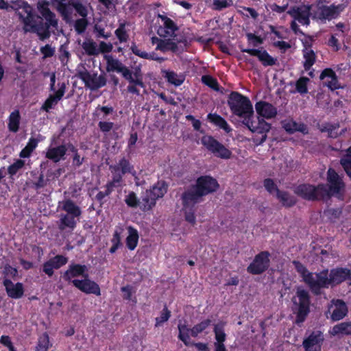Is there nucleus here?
Segmentation results:
<instances>
[{"label":"nucleus","mask_w":351,"mask_h":351,"mask_svg":"<svg viewBox=\"0 0 351 351\" xmlns=\"http://www.w3.org/2000/svg\"><path fill=\"white\" fill-rule=\"evenodd\" d=\"M38 141L35 138H31L27 145L20 153V156L21 158H27L30 156L31 153L34 150V149L37 147Z\"/></svg>","instance_id":"44"},{"label":"nucleus","mask_w":351,"mask_h":351,"mask_svg":"<svg viewBox=\"0 0 351 351\" xmlns=\"http://www.w3.org/2000/svg\"><path fill=\"white\" fill-rule=\"evenodd\" d=\"M293 264L303 281L315 294H319L322 288L332 287L341 283L350 275V270L346 268H335L331 269L330 272L325 270L319 273H312L298 261H293Z\"/></svg>","instance_id":"1"},{"label":"nucleus","mask_w":351,"mask_h":351,"mask_svg":"<svg viewBox=\"0 0 351 351\" xmlns=\"http://www.w3.org/2000/svg\"><path fill=\"white\" fill-rule=\"evenodd\" d=\"M219 185L211 176H204L197 178L196 184L182 195L185 206L195 205L201 200L202 196L216 191Z\"/></svg>","instance_id":"4"},{"label":"nucleus","mask_w":351,"mask_h":351,"mask_svg":"<svg viewBox=\"0 0 351 351\" xmlns=\"http://www.w3.org/2000/svg\"><path fill=\"white\" fill-rule=\"evenodd\" d=\"M113 112L112 107L102 106L97 107L95 110V115L99 117L101 119H106L107 116Z\"/></svg>","instance_id":"51"},{"label":"nucleus","mask_w":351,"mask_h":351,"mask_svg":"<svg viewBox=\"0 0 351 351\" xmlns=\"http://www.w3.org/2000/svg\"><path fill=\"white\" fill-rule=\"evenodd\" d=\"M264 186L266 190L272 195H276L279 190L277 189L276 184L271 179H266L264 181Z\"/></svg>","instance_id":"53"},{"label":"nucleus","mask_w":351,"mask_h":351,"mask_svg":"<svg viewBox=\"0 0 351 351\" xmlns=\"http://www.w3.org/2000/svg\"><path fill=\"white\" fill-rule=\"evenodd\" d=\"M49 3L47 0H38L36 4V8L38 11L42 15V16L46 21V23H44L41 17L38 15H36L38 19L36 20V23L40 27L42 26L43 32H47L48 36L47 39L50 37V31L49 29L53 27L57 29L58 27V20L56 17L54 13H53L49 8Z\"/></svg>","instance_id":"8"},{"label":"nucleus","mask_w":351,"mask_h":351,"mask_svg":"<svg viewBox=\"0 0 351 351\" xmlns=\"http://www.w3.org/2000/svg\"><path fill=\"white\" fill-rule=\"evenodd\" d=\"M66 150V146L63 145L58 147H49L46 152L45 156L54 162H58L64 159Z\"/></svg>","instance_id":"31"},{"label":"nucleus","mask_w":351,"mask_h":351,"mask_svg":"<svg viewBox=\"0 0 351 351\" xmlns=\"http://www.w3.org/2000/svg\"><path fill=\"white\" fill-rule=\"evenodd\" d=\"M341 164L348 176L351 178V146L347 149L346 154L341 159Z\"/></svg>","instance_id":"46"},{"label":"nucleus","mask_w":351,"mask_h":351,"mask_svg":"<svg viewBox=\"0 0 351 351\" xmlns=\"http://www.w3.org/2000/svg\"><path fill=\"white\" fill-rule=\"evenodd\" d=\"M86 25H87V23H86V21L85 19H78L76 21L75 24V30L79 34H81L85 30V29L86 27Z\"/></svg>","instance_id":"63"},{"label":"nucleus","mask_w":351,"mask_h":351,"mask_svg":"<svg viewBox=\"0 0 351 351\" xmlns=\"http://www.w3.org/2000/svg\"><path fill=\"white\" fill-rule=\"evenodd\" d=\"M348 310L346 303L341 300H332L328 305L326 313L330 314L333 322L342 319L348 314Z\"/></svg>","instance_id":"19"},{"label":"nucleus","mask_w":351,"mask_h":351,"mask_svg":"<svg viewBox=\"0 0 351 351\" xmlns=\"http://www.w3.org/2000/svg\"><path fill=\"white\" fill-rule=\"evenodd\" d=\"M167 186L163 181H159L150 189L147 190L142 196L141 208L143 211L152 209L158 199L161 198L167 193Z\"/></svg>","instance_id":"9"},{"label":"nucleus","mask_w":351,"mask_h":351,"mask_svg":"<svg viewBox=\"0 0 351 351\" xmlns=\"http://www.w3.org/2000/svg\"><path fill=\"white\" fill-rule=\"evenodd\" d=\"M207 119L210 123L223 130L226 132L229 133L231 132L232 129L227 121L219 114L216 113H209L207 115Z\"/></svg>","instance_id":"34"},{"label":"nucleus","mask_w":351,"mask_h":351,"mask_svg":"<svg viewBox=\"0 0 351 351\" xmlns=\"http://www.w3.org/2000/svg\"><path fill=\"white\" fill-rule=\"evenodd\" d=\"M75 10L79 13V14L83 17H85L88 14V10L86 6L82 5L80 3H73V9Z\"/></svg>","instance_id":"59"},{"label":"nucleus","mask_w":351,"mask_h":351,"mask_svg":"<svg viewBox=\"0 0 351 351\" xmlns=\"http://www.w3.org/2000/svg\"><path fill=\"white\" fill-rule=\"evenodd\" d=\"M67 261V258L62 255H57L44 263L43 271L49 276H51L53 274V269H59L64 265Z\"/></svg>","instance_id":"25"},{"label":"nucleus","mask_w":351,"mask_h":351,"mask_svg":"<svg viewBox=\"0 0 351 351\" xmlns=\"http://www.w3.org/2000/svg\"><path fill=\"white\" fill-rule=\"evenodd\" d=\"M256 112L261 117L265 119H271L277 114L276 108L266 101H258L255 105Z\"/></svg>","instance_id":"27"},{"label":"nucleus","mask_w":351,"mask_h":351,"mask_svg":"<svg viewBox=\"0 0 351 351\" xmlns=\"http://www.w3.org/2000/svg\"><path fill=\"white\" fill-rule=\"evenodd\" d=\"M323 341V334L320 331H315L303 341L302 345L305 351H320Z\"/></svg>","instance_id":"21"},{"label":"nucleus","mask_w":351,"mask_h":351,"mask_svg":"<svg viewBox=\"0 0 351 351\" xmlns=\"http://www.w3.org/2000/svg\"><path fill=\"white\" fill-rule=\"evenodd\" d=\"M0 343L6 346L9 349L10 351H15L16 350L12 345L10 338L7 335H2L1 337Z\"/></svg>","instance_id":"60"},{"label":"nucleus","mask_w":351,"mask_h":351,"mask_svg":"<svg viewBox=\"0 0 351 351\" xmlns=\"http://www.w3.org/2000/svg\"><path fill=\"white\" fill-rule=\"evenodd\" d=\"M115 34L120 42H125L128 39V34L125 29V25L121 24L119 28L115 31Z\"/></svg>","instance_id":"55"},{"label":"nucleus","mask_w":351,"mask_h":351,"mask_svg":"<svg viewBox=\"0 0 351 351\" xmlns=\"http://www.w3.org/2000/svg\"><path fill=\"white\" fill-rule=\"evenodd\" d=\"M311 9V6L309 5H300L291 8L288 11V14L293 19L291 28L295 34L302 33L296 21L302 25H309Z\"/></svg>","instance_id":"10"},{"label":"nucleus","mask_w":351,"mask_h":351,"mask_svg":"<svg viewBox=\"0 0 351 351\" xmlns=\"http://www.w3.org/2000/svg\"><path fill=\"white\" fill-rule=\"evenodd\" d=\"M163 77L167 82L176 86H180L184 81V76L182 74H178L174 71L169 70L162 71Z\"/></svg>","instance_id":"36"},{"label":"nucleus","mask_w":351,"mask_h":351,"mask_svg":"<svg viewBox=\"0 0 351 351\" xmlns=\"http://www.w3.org/2000/svg\"><path fill=\"white\" fill-rule=\"evenodd\" d=\"M23 165L24 161L21 160H17L8 167V173L12 176L14 175L20 169L23 167Z\"/></svg>","instance_id":"56"},{"label":"nucleus","mask_w":351,"mask_h":351,"mask_svg":"<svg viewBox=\"0 0 351 351\" xmlns=\"http://www.w3.org/2000/svg\"><path fill=\"white\" fill-rule=\"evenodd\" d=\"M202 82L205 84H206L208 86H210V88H212L213 89H215V90L217 89L218 84H217V81L215 79H213V77H211L210 76H203Z\"/></svg>","instance_id":"62"},{"label":"nucleus","mask_w":351,"mask_h":351,"mask_svg":"<svg viewBox=\"0 0 351 351\" xmlns=\"http://www.w3.org/2000/svg\"><path fill=\"white\" fill-rule=\"evenodd\" d=\"M171 317V312L167 309L165 306L162 311L160 315L155 319L156 327H159L162 326L165 322H167Z\"/></svg>","instance_id":"49"},{"label":"nucleus","mask_w":351,"mask_h":351,"mask_svg":"<svg viewBox=\"0 0 351 351\" xmlns=\"http://www.w3.org/2000/svg\"><path fill=\"white\" fill-rule=\"evenodd\" d=\"M113 46L110 43H105L101 41L99 43L98 49L100 53H109L112 50Z\"/></svg>","instance_id":"61"},{"label":"nucleus","mask_w":351,"mask_h":351,"mask_svg":"<svg viewBox=\"0 0 351 351\" xmlns=\"http://www.w3.org/2000/svg\"><path fill=\"white\" fill-rule=\"evenodd\" d=\"M110 170L112 174V180L106 184V195H109L114 188L120 186L122 182L123 175L130 173L136 179V172L134 169V167L130 164L129 160L125 158L119 160L117 164L110 165Z\"/></svg>","instance_id":"7"},{"label":"nucleus","mask_w":351,"mask_h":351,"mask_svg":"<svg viewBox=\"0 0 351 351\" xmlns=\"http://www.w3.org/2000/svg\"><path fill=\"white\" fill-rule=\"evenodd\" d=\"M320 79L324 80V84L331 90L339 87L336 74L331 69H324L320 75Z\"/></svg>","instance_id":"30"},{"label":"nucleus","mask_w":351,"mask_h":351,"mask_svg":"<svg viewBox=\"0 0 351 351\" xmlns=\"http://www.w3.org/2000/svg\"><path fill=\"white\" fill-rule=\"evenodd\" d=\"M82 47L88 56H97L99 54L97 44L91 39H86L82 43Z\"/></svg>","instance_id":"39"},{"label":"nucleus","mask_w":351,"mask_h":351,"mask_svg":"<svg viewBox=\"0 0 351 351\" xmlns=\"http://www.w3.org/2000/svg\"><path fill=\"white\" fill-rule=\"evenodd\" d=\"M20 119V112L18 110H16L11 112L8 118V124L10 131L16 132L19 130Z\"/></svg>","instance_id":"40"},{"label":"nucleus","mask_w":351,"mask_h":351,"mask_svg":"<svg viewBox=\"0 0 351 351\" xmlns=\"http://www.w3.org/2000/svg\"><path fill=\"white\" fill-rule=\"evenodd\" d=\"M283 128L289 133L301 132L303 134L308 132L306 126L303 123H298L293 120H286L282 122Z\"/></svg>","instance_id":"35"},{"label":"nucleus","mask_w":351,"mask_h":351,"mask_svg":"<svg viewBox=\"0 0 351 351\" xmlns=\"http://www.w3.org/2000/svg\"><path fill=\"white\" fill-rule=\"evenodd\" d=\"M214 332L215 336V342L224 343L226 335L224 332L223 326H215Z\"/></svg>","instance_id":"50"},{"label":"nucleus","mask_w":351,"mask_h":351,"mask_svg":"<svg viewBox=\"0 0 351 351\" xmlns=\"http://www.w3.org/2000/svg\"><path fill=\"white\" fill-rule=\"evenodd\" d=\"M128 235L126 238V245L130 250H134L137 246L138 242V232L136 229L132 226L128 227Z\"/></svg>","instance_id":"38"},{"label":"nucleus","mask_w":351,"mask_h":351,"mask_svg":"<svg viewBox=\"0 0 351 351\" xmlns=\"http://www.w3.org/2000/svg\"><path fill=\"white\" fill-rule=\"evenodd\" d=\"M77 76L84 82L86 87L91 90L98 89L106 84L104 76L97 73H90L84 67L77 69Z\"/></svg>","instance_id":"14"},{"label":"nucleus","mask_w":351,"mask_h":351,"mask_svg":"<svg viewBox=\"0 0 351 351\" xmlns=\"http://www.w3.org/2000/svg\"><path fill=\"white\" fill-rule=\"evenodd\" d=\"M276 196L285 206H291L295 203V199L285 192H277Z\"/></svg>","instance_id":"47"},{"label":"nucleus","mask_w":351,"mask_h":351,"mask_svg":"<svg viewBox=\"0 0 351 351\" xmlns=\"http://www.w3.org/2000/svg\"><path fill=\"white\" fill-rule=\"evenodd\" d=\"M309 82V79L305 77H301L296 82L295 87L296 90L300 94H305L308 92L307 84Z\"/></svg>","instance_id":"48"},{"label":"nucleus","mask_w":351,"mask_h":351,"mask_svg":"<svg viewBox=\"0 0 351 351\" xmlns=\"http://www.w3.org/2000/svg\"><path fill=\"white\" fill-rule=\"evenodd\" d=\"M242 52L247 53L252 56H256L264 66H272L276 63V60L269 55L265 50L256 49H245L241 47Z\"/></svg>","instance_id":"26"},{"label":"nucleus","mask_w":351,"mask_h":351,"mask_svg":"<svg viewBox=\"0 0 351 351\" xmlns=\"http://www.w3.org/2000/svg\"><path fill=\"white\" fill-rule=\"evenodd\" d=\"M3 285L9 297L18 299L23 296L24 290L22 283L14 284L11 280L5 279L3 281Z\"/></svg>","instance_id":"28"},{"label":"nucleus","mask_w":351,"mask_h":351,"mask_svg":"<svg viewBox=\"0 0 351 351\" xmlns=\"http://www.w3.org/2000/svg\"><path fill=\"white\" fill-rule=\"evenodd\" d=\"M249 45L252 47H257L263 43V39L252 33L246 34Z\"/></svg>","instance_id":"52"},{"label":"nucleus","mask_w":351,"mask_h":351,"mask_svg":"<svg viewBox=\"0 0 351 351\" xmlns=\"http://www.w3.org/2000/svg\"><path fill=\"white\" fill-rule=\"evenodd\" d=\"M104 58L106 60V70L108 72L122 73L126 68L119 60L114 58L112 56L105 55Z\"/></svg>","instance_id":"33"},{"label":"nucleus","mask_w":351,"mask_h":351,"mask_svg":"<svg viewBox=\"0 0 351 351\" xmlns=\"http://www.w3.org/2000/svg\"><path fill=\"white\" fill-rule=\"evenodd\" d=\"M253 119L254 117H250V119H246L244 124L252 132L262 134L263 136L261 138V143H263L267 138L266 134L270 130L271 125L263 119L257 118L256 121Z\"/></svg>","instance_id":"16"},{"label":"nucleus","mask_w":351,"mask_h":351,"mask_svg":"<svg viewBox=\"0 0 351 351\" xmlns=\"http://www.w3.org/2000/svg\"><path fill=\"white\" fill-rule=\"evenodd\" d=\"M51 346L49 335L47 333H43L38 339L36 351H48Z\"/></svg>","instance_id":"42"},{"label":"nucleus","mask_w":351,"mask_h":351,"mask_svg":"<svg viewBox=\"0 0 351 351\" xmlns=\"http://www.w3.org/2000/svg\"><path fill=\"white\" fill-rule=\"evenodd\" d=\"M303 43L304 45V49H303V65L305 70L308 71L316 61V55L313 50L310 47L309 43L307 40H305Z\"/></svg>","instance_id":"32"},{"label":"nucleus","mask_w":351,"mask_h":351,"mask_svg":"<svg viewBox=\"0 0 351 351\" xmlns=\"http://www.w3.org/2000/svg\"><path fill=\"white\" fill-rule=\"evenodd\" d=\"M88 274V268L84 265L71 264L63 274V278L67 281L73 280V278L82 276L84 277Z\"/></svg>","instance_id":"23"},{"label":"nucleus","mask_w":351,"mask_h":351,"mask_svg":"<svg viewBox=\"0 0 351 351\" xmlns=\"http://www.w3.org/2000/svg\"><path fill=\"white\" fill-rule=\"evenodd\" d=\"M156 49L164 53L169 51L176 52L178 51V46L175 42L170 39H162L158 47H156Z\"/></svg>","instance_id":"41"},{"label":"nucleus","mask_w":351,"mask_h":351,"mask_svg":"<svg viewBox=\"0 0 351 351\" xmlns=\"http://www.w3.org/2000/svg\"><path fill=\"white\" fill-rule=\"evenodd\" d=\"M330 335H351V322H342L335 325L330 330Z\"/></svg>","instance_id":"37"},{"label":"nucleus","mask_w":351,"mask_h":351,"mask_svg":"<svg viewBox=\"0 0 351 351\" xmlns=\"http://www.w3.org/2000/svg\"><path fill=\"white\" fill-rule=\"evenodd\" d=\"M57 88V90L52 91L53 94L49 95L48 98L45 100L41 107V110L48 112L62 99L66 93V84L64 82L58 83Z\"/></svg>","instance_id":"20"},{"label":"nucleus","mask_w":351,"mask_h":351,"mask_svg":"<svg viewBox=\"0 0 351 351\" xmlns=\"http://www.w3.org/2000/svg\"><path fill=\"white\" fill-rule=\"evenodd\" d=\"M231 0H213V6L215 10H222L232 5Z\"/></svg>","instance_id":"54"},{"label":"nucleus","mask_w":351,"mask_h":351,"mask_svg":"<svg viewBox=\"0 0 351 351\" xmlns=\"http://www.w3.org/2000/svg\"><path fill=\"white\" fill-rule=\"evenodd\" d=\"M293 302L297 308L296 323H302L308 314L310 309V298L308 292L302 287H298L296 295Z\"/></svg>","instance_id":"11"},{"label":"nucleus","mask_w":351,"mask_h":351,"mask_svg":"<svg viewBox=\"0 0 351 351\" xmlns=\"http://www.w3.org/2000/svg\"><path fill=\"white\" fill-rule=\"evenodd\" d=\"M346 6V4L324 5L319 2L317 5V17L320 19L331 20L337 17Z\"/></svg>","instance_id":"18"},{"label":"nucleus","mask_w":351,"mask_h":351,"mask_svg":"<svg viewBox=\"0 0 351 351\" xmlns=\"http://www.w3.org/2000/svg\"><path fill=\"white\" fill-rule=\"evenodd\" d=\"M328 186L319 184L314 186L311 184H301L296 187L295 193L304 199L309 200L324 199L331 195L340 197L344 189V184L340 176L332 169L327 173Z\"/></svg>","instance_id":"2"},{"label":"nucleus","mask_w":351,"mask_h":351,"mask_svg":"<svg viewBox=\"0 0 351 351\" xmlns=\"http://www.w3.org/2000/svg\"><path fill=\"white\" fill-rule=\"evenodd\" d=\"M184 210V218L186 221L194 225L196 222V217L195 215V211L193 210L194 205H187L185 206L184 202H183Z\"/></svg>","instance_id":"45"},{"label":"nucleus","mask_w":351,"mask_h":351,"mask_svg":"<svg viewBox=\"0 0 351 351\" xmlns=\"http://www.w3.org/2000/svg\"><path fill=\"white\" fill-rule=\"evenodd\" d=\"M121 75L129 82L130 84H135L136 85H138L139 87L144 88L143 77L140 68L136 67L132 72L126 67Z\"/></svg>","instance_id":"29"},{"label":"nucleus","mask_w":351,"mask_h":351,"mask_svg":"<svg viewBox=\"0 0 351 351\" xmlns=\"http://www.w3.org/2000/svg\"><path fill=\"white\" fill-rule=\"evenodd\" d=\"M202 144L215 156L222 159L231 158L232 152L213 136L205 135L201 138Z\"/></svg>","instance_id":"13"},{"label":"nucleus","mask_w":351,"mask_h":351,"mask_svg":"<svg viewBox=\"0 0 351 351\" xmlns=\"http://www.w3.org/2000/svg\"><path fill=\"white\" fill-rule=\"evenodd\" d=\"M132 51L135 55L145 59L156 60L160 62L164 60L162 58L157 57L154 53H148L144 51H141L136 46L132 47Z\"/></svg>","instance_id":"43"},{"label":"nucleus","mask_w":351,"mask_h":351,"mask_svg":"<svg viewBox=\"0 0 351 351\" xmlns=\"http://www.w3.org/2000/svg\"><path fill=\"white\" fill-rule=\"evenodd\" d=\"M269 253L262 252L256 255L253 262L247 267V271L252 274H259L265 271L269 265Z\"/></svg>","instance_id":"15"},{"label":"nucleus","mask_w":351,"mask_h":351,"mask_svg":"<svg viewBox=\"0 0 351 351\" xmlns=\"http://www.w3.org/2000/svg\"><path fill=\"white\" fill-rule=\"evenodd\" d=\"M98 126L103 132H108L112 129L114 123L108 121H99Z\"/></svg>","instance_id":"64"},{"label":"nucleus","mask_w":351,"mask_h":351,"mask_svg":"<svg viewBox=\"0 0 351 351\" xmlns=\"http://www.w3.org/2000/svg\"><path fill=\"white\" fill-rule=\"evenodd\" d=\"M210 324V319H205L198 324L194 326L191 329L189 328L184 324H178L179 335L178 338L183 341V343L189 346L191 344L190 340V335L192 337H197L199 333L202 332Z\"/></svg>","instance_id":"12"},{"label":"nucleus","mask_w":351,"mask_h":351,"mask_svg":"<svg viewBox=\"0 0 351 351\" xmlns=\"http://www.w3.org/2000/svg\"><path fill=\"white\" fill-rule=\"evenodd\" d=\"M158 18L161 19L162 25L158 29V34L162 37H172L177 30L175 23L167 16L159 14Z\"/></svg>","instance_id":"22"},{"label":"nucleus","mask_w":351,"mask_h":351,"mask_svg":"<svg viewBox=\"0 0 351 351\" xmlns=\"http://www.w3.org/2000/svg\"><path fill=\"white\" fill-rule=\"evenodd\" d=\"M10 8L18 10L21 9V12H18L19 19L23 23V29L25 32L36 33L41 40L47 39V32H43L42 26L39 27L36 23L38 17L34 12L33 8L26 1L22 0H16L11 1Z\"/></svg>","instance_id":"3"},{"label":"nucleus","mask_w":351,"mask_h":351,"mask_svg":"<svg viewBox=\"0 0 351 351\" xmlns=\"http://www.w3.org/2000/svg\"><path fill=\"white\" fill-rule=\"evenodd\" d=\"M72 283L77 289L86 294H95L96 295H100L101 294L99 286L89 278L88 274L81 280L73 279Z\"/></svg>","instance_id":"17"},{"label":"nucleus","mask_w":351,"mask_h":351,"mask_svg":"<svg viewBox=\"0 0 351 351\" xmlns=\"http://www.w3.org/2000/svg\"><path fill=\"white\" fill-rule=\"evenodd\" d=\"M40 52L45 58H49L54 55L55 47L50 45H46L40 48Z\"/></svg>","instance_id":"58"},{"label":"nucleus","mask_w":351,"mask_h":351,"mask_svg":"<svg viewBox=\"0 0 351 351\" xmlns=\"http://www.w3.org/2000/svg\"><path fill=\"white\" fill-rule=\"evenodd\" d=\"M125 202L130 207H136L138 202L137 197L134 192H130L125 197Z\"/></svg>","instance_id":"57"},{"label":"nucleus","mask_w":351,"mask_h":351,"mask_svg":"<svg viewBox=\"0 0 351 351\" xmlns=\"http://www.w3.org/2000/svg\"><path fill=\"white\" fill-rule=\"evenodd\" d=\"M228 104L234 114L243 119V123L246 119L254 117L253 107L250 100L237 92H232L230 95Z\"/></svg>","instance_id":"6"},{"label":"nucleus","mask_w":351,"mask_h":351,"mask_svg":"<svg viewBox=\"0 0 351 351\" xmlns=\"http://www.w3.org/2000/svg\"><path fill=\"white\" fill-rule=\"evenodd\" d=\"M58 208L65 213L60 215L58 222V229L60 231L73 230L80 221L82 210L75 202L71 199H66L59 202Z\"/></svg>","instance_id":"5"},{"label":"nucleus","mask_w":351,"mask_h":351,"mask_svg":"<svg viewBox=\"0 0 351 351\" xmlns=\"http://www.w3.org/2000/svg\"><path fill=\"white\" fill-rule=\"evenodd\" d=\"M51 4L65 21H69L73 12L71 0H51Z\"/></svg>","instance_id":"24"}]
</instances>
